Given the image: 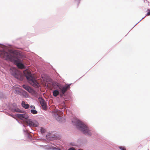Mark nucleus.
<instances>
[{
  "mask_svg": "<svg viewBox=\"0 0 150 150\" xmlns=\"http://www.w3.org/2000/svg\"><path fill=\"white\" fill-rule=\"evenodd\" d=\"M74 125H76L77 128L83 133L88 135L91 136V131L89 130L88 128L82 122L77 119L74 118L72 120Z\"/></svg>",
  "mask_w": 150,
  "mask_h": 150,
  "instance_id": "nucleus-1",
  "label": "nucleus"
},
{
  "mask_svg": "<svg viewBox=\"0 0 150 150\" xmlns=\"http://www.w3.org/2000/svg\"><path fill=\"white\" fill-rule=\"evenodd\" d=\"M24 73L28 82L31 85L36 88L39 86V83L35 79L34 76L31 74L30 71L26 70L24 72Z\"/></svg>",
  "mask_w": 150,
  "mask_h": 150,
  "instance_id": "nucleus-2",
  "label": "nucleus"
},
{
  "mask_svg": "<svg viewBox=\"0 0 150 150\" xmlns=\"http://www.w3.org/2000/svg\"><path fill=\"white\" fill-rule=\"evenodd\" d=\"M11 74L16 78L20 80H22L23 76L21 73L15 69H13L11 71Z\"/></svg>",
  "mask_w": 150,
  "mask_h": 150,
  "instance_id": "nucleus-3",
  "label": "nucleus"
},
{
  "mask_svg": "<svg viewBox=\"0 0 150 150\" xmlns=\"http://www.w3.org/2000/svg\"><path fill=\"white\" fill-rule=\"evenodd\" d=\"M57 88L59 89L61 92L60 95L62 96L64 95L67 89L70 88V85L63 86L60 84L57 83Z\"/></svg>",
  "mask_w": 150,
  "mask_h": 150,
  "instance_id": "nucleus-4",
  "label": "nucleus"
},
{
  "mask_svg": "<svg viewBox=\"0 0 150 150\" xmlns=\"http://www.w3.org/2000/svg\"><path fill=\"white\" fill-rule=\"evenodd\" d=\"M1 56L6 59H11L12 58V56L11 54L4 51L2 52Z\"/></svg>",
  "mask_w": 150,
  "mask_h": 150,
  "instance_id": "nucleus-5",
  "label": "nucleus"
},
{
  "mask_svg": "<svg viewBox=\"0 0 150 150\" xmlns=\"http://www.w3.org/2000/svg\"><path fill=\"white\" fill-rule=\"evenodd\" d=\"M38 100L43 109L45 110H46L47 109V105L46 102L45 100L42 98H39Z\"/></svg>",
  "mask_w": 150,
  "mask_h": 150,
  "instance_id": "nucleus-6",
  "label": "nucleus"
},
{
  "mask_svg": "<svg viewBox=\"0 0 150 150\" xmlns=\"http://www.w3.org/2000/svg\"><path fill=\"white\" fill-rule=\"evenodd\" d=\"M17 116L21 120H23V119H27L28 117V115L26 114H17Z\"/></svg>",
  "mask_w": 150,
  "mask_h": 150,
  "instance_id": "nucleus-7",
  "label": "nucleus"
},
{
  "mask_svg": "<svg viewBox=\"0 0 150 150\" xmlns=\"http://www.w3.org/2000/svg\"><path fill=\"white\" fill-rule=\"evenodd\" d=\"M23 88L25 90H27L29 93H31L33 90L30 88V87L25 85H23Z\"/></svg>",
  "mask_w": 150,
  "mask_h": 150,
  "instance_id": "nucleus-8",
  "label": "nucleus"
},
{
  "mask_svg": "<svg viewBox=\"0 0 150 150\" xmlns=\"http://www.w3.org/2000/svg\"><path fill=\"white\" fill-rule=\"evenodd\" d=\"M22 106L25 109H28L29 107V105L28 104H25L24 101H22Z\"/></svg>",
  "mask_w": 150,
  "mask_h": 150,
  "instance_id": "nucleus-9",
  "label": "nucleus"
},
{
  "mask_svg": "<svg viewBox=\"0 0 150 150\" xmlns=\"http://www.w3.org/2000/svg\"><path fill=\"white\" fill-rule=\"evenodd\" d=\"M17 64V65L18 68L21 69H23L24 67V65L22 63H16Z\"/></svg>",
  "mask_w": 150,
  "mask_h": 150,
  "instance_id": "nucleus-10",
  "label": "nucleus"
},
{
  "mask_svg": "<svg viewBox=\"0 0 150 150\" xmlns=\"http://www.w3.org/2000/svg\"><path fill=\"white\" fill-rule=\"evenodd\" d=\"M27 123L28 124V125H29L30 127L32 126H35V124L34 123L31 121H29L28 120L27 122Z\"/></svg>",
  "mask_w": 150,
  "mask_h": 150,
  "instance_id": "nucleus-11",
  "label": "nucleus"
},
{
  "mask_svg": "<svg viewBox=\"0 0 150 150\" xmlns=\"http://www.w3.org/2000/svg\"><path fill=\"white\" fill-rule=\"evenodd\" d=\"M59 94V92L58 91L56 90L53 92V95L54 96L56 97Z\"/></svg>",
  "mask_w": 150,
  "mask_h": 150,
  "instance_id": "nucleus-12",
  "label": "nucleus"
},
{
  "mask_svg": "<svg viewBox=\"0 0 150 150\" xmlns=\"http://www.w3.org/2000/svg\"><path fill=\"white\" fill-rule=\"evenodd\" d=\"M23 95L24 96L25 98H27L28 97V93L25 91H23Z\"/></svg>",
  "mask_w": 150,
  "mask_h": 150,
  "instance_id": "nucleus-13",
  "label": "nucleus"
},
{
  "mask_svg": "<svg viewBox=\"0 0 150 150\" xmlns=\"http://www.w3.org/2000/svg\"><path fill=\"white\" fill-rule=\"evenodd\" d=\"M30 112H31L33 114H36L38 113V112L34 110H31Z\"/></svg>",
  "mask_w": 150,
  "mask_h": 150,
  "instance_id": "nucleus-14",
  "label": "nucleus"
},
{
  "mask_svg": "<svg viewBox=\"0 0 150 150\" xmlns=\"http://www.w3.org/2000/svg\"><path fill=\"white\" fill-rule=\"evenodd\" d=\"M119 148L121 150H126V149L124 146H120Z\"/></svg>",
  "mask_w": 150,
  "mask_h": 150,
  "instance_id": "nucleus-15",
  "label": "nucleus"
},
{
  "mask_svg": "<svg viewBox=\"0 0 150 150\" xmlns=\"http://www.w3.org/2000/svg\"><path fill=\"white\" fill-rule=\"evenodd\" d=\"M41 131L42 133H44L45 132V130L43 128H42L41 129Z\"/></svg>",
  "mask_w": 150,
  "mask_h": 150,
  "instance_id": "nucleus-16",
  "label": "nucleus"
},
{
  "mask_svg": "<svg viewBox=\"0 0 150 150\" xmlns=\"http://www.w3.org/2000/svg\"><path fill=\"white\" fill-rule=\"evenodd\" d=\"M147 11H148V12L147 13L146 16H149L150 15V10L148 9Z\"/></svg>",
  "mask_w": 150,
  "mask_h": 150,
  "instance_id": "nucleus-17",
  "label": "nucleus"
},
{
  "mask_svg": "<svg viewBox=\"0 0 150 150\" xmlns=\"http://www.w3.org/2000/svg\"><path fill=\"white\" fill-rule=\"evenodd\" d=\"M68 150H76L73 148H71L69 149Z\"/></svg>",
  "mask_w": 150,
  "mask_h": 150,
  "instance_id": "nucleus-18",
  "label": "nucleus"
},
{
  "mask_svg": "<svg viewBox=\"0 0 150 150\" xmlns=\"http://www.w3.org/2000/svg\"><path fill=\"white\" fill-rule=\"evenodd\" d=\"M15 111L16 112H21V110H15Z\"/></svg>",
  "mask_w": 150,
  "mask_h": 150,
  "instance_id": "nucleus-19",
  "label": "nucleus"
},
{
  "mask_svg": "<svg viewBox=\"0 0 150 150\" xmlns=\"http://www.w3.org/2000/svg\"><path fill=\"white\" fill-rule=\"evenodd\" d=\"M30 108H31L35 109V107L33 105H31L30 106Z\"/></svg>",
  "mask_w": 150,
  "mask_h": 150,
  "instance_id": "nucleus-20",
  "label": "nucleus"
},
{
  "mask_svg": "<svg viewBox=\"0 0 150 150\" xmlns=\"http://www.w3.org/2000/svg\"><path fill=\"white\" fill-rule=\"evenodd\" d=\"M53 139H58V138H57V137H53Z\"/></svg>",
  "mask_w": 150,
  "mask_h": 150,
  "instance_id": "nucleus-21",
  "label": "nucleus"
},
{
  "mask_svg": "<svg viewBox=\"0 0 150 150\" xmlns=\"http://www.w3.org/2000/svg\"><path fill=\"white\" fill-rule=\"evenodd\" d=\"M16 92L17 93H18L19 92V91H16Z\"/></svg>",
  "mask_w": 150,
  "mask_h": 150,
  "instance_id": "nucleus-22",
  "label": "nucleus"
}]
</instances>
